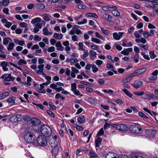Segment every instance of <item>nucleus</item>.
I'll use <instances>...</instances> for the list:
<instances>
[{"instance_id":"obj_1","label":"nucleus","mask_w":158,"mask_h":158,"mask_svg":"<svg viewBox=\"0 0 158 158\" xmlns=\"http://www.w3.org/2000/svg\"><path fill=\"white\" fill-rule=\"evenodd\" d=\"M39 130L43 135L46 137H48L51 135L52 133L51 127L45 124L41 125Z\"/></svg>"},{"instance_id":"obj_2","label":"nucleus","mask_w":158,"mask_h":158,"mask_svg":"<svg viewBox=\"0 0 158 158\" xmlns=\"http://www.w3.org/2000/svg\"><path fill=\"white\" fill-rule=\"evenodd\" d=\"M129 130L132 132L140 134L142 132V129L140 126L137 124H134L129 127Z\"/></svg>"},{"instance_id":"obj_3","label":"nucleus","mask_w":158,"mask_h":158,"mask_svg":"<svg viewBox=\"0 0 158 158\" xmlns=\"http://www.w3.org/2000/svg\"><path fill=\"white\" fill-rule=\"evenodd\" d=\"M25 140L28 143H32L35 140V137L32 133L29 132L25 134L24 136Z\"/></svg>"},{"instance_id":"obj_4","label":"nucleus","mask_w":158,"mask_h":158,"mask_svg":"<svg viewBox=\"0 0 158 158\" xmlns=\"http://www.w3.org/2000/svg\"><path fill=\"white\" fill-rule=\"evenodd\" d=\"M37 143L42 146H46L47 143V141L46 136L43 135L39 136L36 139Z\"/></svg>"},{"instance_id":"obj_5","label":"nucleus","mask_w":158,"mask_h":158,"mask_svg":"<svg viewBox=\"0 0 158 158\" xmlns=\"http://www.w3.org/2000/svg\"><path fill=\"white\" fill-rule=\"evenodd\" d=\"M22 116L19 114L12 115L9 118V120L12 123H17L22 120Z\"/></svg>"},{"instance_id":"obj_6","label":"nucleus","mask_w":158,"mask_h":158,"mask_svg":"<svg viewBox=\"0 0 158 158\" xmlns=\"http://www.w3.org/2000/svg\"><path fill=\"white\" fill-rule=\"evenodd\" d=\"M114 127H115L116 129L121 130L122 131H125L127 130L128 129L127 126L124 124H114Z\"/></svg>"},{"instance_id":"obj_7","label":"nucleus","mask_w":158,"mask_h":158,"mask_svg":"<svg viewBox=\"0 0 158 158\" xmlns=\"http://www.w3.org/2000/svg\"><path fill=\"white\" fill-rule=\"evenodd\" d=\"M146 70L147 69L145 68L137 69L135 70L132 74L133 77L138 76L144 73Z\"/></svg>"},{"instance_id":"obj_8","label":"nucleus","mask_w":158,"mask_h":158,"mask_svg":"<svg viewBox=\"0 0 158 158\" xmlns=\"http://www.w3.org/2000/svg\"><path fill=\"white\" fill-rule=\"evenodd\" d=\"M1 77L2 79H4L5 80L7 81H13L15 79V77H11V74H3L2 76Z\"/></svg>"},{"instance_id":"obj_9","label":"nucleus","mask_w":158,"mask_h":158,"mask_svg":"<svg viewBox=\"0 0 158 158\" xmlns=\"http://www.w3.org/2000/svg\"><path fill=\"white\" fill-rule=\"evenodd\" d=\"M31 123L33 126H37L39 125L40 123V120L36 118H33L31 119Z\"/></svg>"},{"instance_id":"obj_10","label":"nucleus","mask_w":158,"mask_h":158,"mask_svg":"<svg viewBox=\"0 0 158 158\" xmlns=\"http://www.w3.org/2000/svg\"><path fill=\"white\" fill-rule=\"evenodd\" d=\"M16 99V98L15 97H11L8 98L6 100V102L10 105H13L15 103Z\"/></svg>"},{"instance_id":"obj_11","label":"nucleus","mask_w":158,"mask_h":158,"mask_svg":"<svg viewBox=\"0 0 158 158\" xmlns=\"http://www.w3.org/2000/svg\"><path fill=\"white\" fill-rule=\"evenodd\" d=\"M118 156L115 153L109 152L106 155V158H117Z\"/></svg>"},{"instance_id":"obj_12","label":"nucleus","mask_w":158,"mask_h":158,"mask_svg":"<svg viewBox=\"0 0 158 158\" xmlns=\"http://www.w3.org/2000/svg\"><path fill=\"white\" fill-rule=\"evenodd\" d=\"M143 84V82L141 81H135L132 84L133 85L135 89L139 88Z\"/></svg>"},{"instance_id":"obj_13","label":"nucleus","mask_w":158,"mask_h":158,"mask_svg":"<svg viewBox=\"0 0 158 158\" xmlns=\"http://www.w3.org/2000/svg\"><path fill=\"white\" fill-rule=\"evenodd\" d=\"M132 73L128 74L127 75L126 78L123 79L122 80V82L124 83H127L130 82L132 79V77H133Z\"/></svg>"},{"instance_id":"obj_14","label":"nucleus","mask_w":158,"mask_h":158,"mask_svg":"<svg viewBox=\"0 0 158 158\" xmlns=\"http://www.w3.org/2000/svg\"><path fill=\"white\" fill-rule=\"evenodd\" d=\"M87 102L89 103L92 105H95L97 104V100L96 98L91 97H89L88 98Z\"/></svg>"},{"instance_id":"obj_15","label":"nucleus","mask_w":158,"mask_h":158,"mask_svg":"<svg viewBox=\"0 0 158 158\" xmlns=\"http://www.w3.org/2000/svg\"><path fill=\"white\" fill-rule=\"evenodd\" d=\"M77 120L79 123H83L85 122V118L83 115H81L77 118Z\"/></svg>"},{"instance_id":"obj_16","label":"nucleus","mask_w":158,"mask_h":158,"mask_svg":"<svg viewBox=\"0 0 158 158\" xmlns=\"http://www.w3.org/2000/svg\"><path fill=\"white\" fill-rule=\"evenodd\" d=\"M96 137H97L96 136V138L95 139V146L96 147H99L101 145L102 139L99 137H98L97 138H96Z\"/></svg>"},{"instance_id":"obj_17","label":"nucleus","mask_w":158,"mask_h":158,"mask_svg":"<svg viewBox=\"0 0 158 158\" xmlns=\"http://www.w3.org/2000/svg\"><path fill=\"white\" fill-rule=\"evenodd\" d=\"M55 46L57 47V50L63 51L64 50V47L62 46V45L60 41L58 42L56 44Z\"/></svg>"},{"instance_id":"obj_18","label":"nucleus","mask_w":158,"mask_h":158,"mask_svg":"<svg viewBox=\"0 0 158 158\" xmlns=\"http://www.w3.org/2000/svg\"><path fill=\"white\" fill-rule=\"evenodd\" d=\"M35 8L36 9L42 10L45 7V6L43 3H38L35 4Z\"/></svg>"},{"instance_id":"obj_19","label":"nucleus","mask_w":158,"mask_h":158,"mask_svg":"<svg viewBox=\"0 0 158 158\" xmlns=\"http://www.w3.org/2000/svg\"><path fill=\"white\" fill-rule=\"evenodd\" d=\"M14 41L15 44H18L21 46H23L25 44V42L23 40L21 41L17 39H14Z\"/></svg>"},{"instance_id":"obj_20","label":"nucleus","mask_w":158,"mask_h":158,"mask_svg":"<svg viewBox=\"0 0 158 158\" xmlns=\"http://www.w3.org/2000/svg\"><path fill=\"white\" fill-rule=\"evenodd\" d=\"M53 37L56 39L60 40L62 39L63 35L62 34H58L55 33L54 34Z\"/></svg>"},{"instance_id":"obj_21","label":"nucleus","mask_w":158,"mask_h":158,"mask_svg":"<svg viewBox=\"0 0 158 158\" xmlns=\"http://www.w3.org/2000/svg\"><path fill=\"white\" fill-rule=\"evenodd\" d=\"M144 99H147L150 100L153 98L154 97V95L153 94H145L144 96Z\"/></svg>"},{"instance_id":"obj_22","label":"nucleus","mask_w":158,"mask_h":158,"mask_svg":"<svg viewBox=\"0 0 158 158\" xmlns=\"http://www.w3.org/2000/svg\"><path fill=\"white\" fill-rule=\"evenodd\" d=\"M12 40L10 38L6 37L3 40V44L5 45H7L8 44L9 42H12Z\"/></svg>"},{"instance_id":"obj_23","label":"nucleus","mask_w":158,"mask_h":158,"mask_svg":"<svg viewBox=\"0 0 158 158\" xmlns=\"http://www.w3.org/2000/svg\"><path fill=\"white\" fill-rule=\"evenodd\" d=\"M41 21V19L39 17H36L34 19H32L31 21V23L32 24L36 23H39Z\"/></svg>"},{"instance_id":"obj_24","label":"nucleus","mask_w":158,"mask_h":158,"mask_svg":"<svg viewBox=\"0 0 158 158\" xmlns=\"http://www.w3.org/2000/svg\"><path fill=\"white\" fill-rule=\"evenodd\" d=\"M86 15L88 17H93L95 18H98V15L95 13H87L86 14Z\"/></svg>"},{"instance_id":"obj_25","label":"nucleus","mask_w":158,"mask_h":158,"mask_svg":"<svg viewBox=\"0 0 158 158\" xmlns=\"http://www.w3.org/2000/svg\"><path fill=\"white\" fill-rule=\"evenodd\" d=\"M15 46V44L11 42L8 44V47L7 48V49L8 51H10L13 50Z\"/></svg>"},{"instance_id":"obj_26","label":"nucleus","mask_w":158,"mask_h":158,"mask_svg":"<svg viewBox=\"0 0 158 158\" xmlns=\"http://www.w3.org/2000/svg\"><path fill=\"white\" fill-rule=\"evenodd\" d=\"M122 91L124 92L125 94L127 96L131 98L132 96V95L131 93H130L126 89H124L122 90Z\"/></svg>"},{"instance_id":"obj_27","label":"nucleus","mask_w":158,"mask_h":158,"mask_svg":"<svg viewBox=\"0 0 158 158\" xmlns=\"http://www.w3.org/2000/svg\"><path fill=\"white\" fill-rule=\"evenodd\" d=\"M122 91L124 92L125 94L127 96L131 98L132 96V95L131 93H130L126 89H124L122 90Z\"/></svg>"},{"instance_id":"obj_28","label":"nucleus","mask_w":158,"mask_h":158,"mask_svg":"<svg viewBox=\"0 0 158 158\" xmlns=\"http://www.w3.org/2000/svg\"><path fill=\"white\" fill-rule=\"evenodd\" d=\"M103 16L108 21L110 22L111 21L112 17L110 15L107 14H104Z\"/></svg>"},{"instance_id":"obj_29","label":"nucleus","mask_w":158,"mask_h":158,"mask_svg":"<svg viewBox=\"0 0 158 158\" xmlns=\"http://www.w3.org/2000/svg\"><path fill=\"white\" fill-rule=\"evenodd\" d=\"M59 150V148L58 146H55L52 149V152L54 154H57Z\"/></svg>"},{"instance_id":"obj_30","label":"nucleus","mask_w":158,"mask_h":158,"mask_svg":"<svg viewBox=\"0 0 158 158\" xmlns=\"http://www.w3.org/2000/svg\"><path fill=\"white\" fill-rule=\"evenodd\" d=\"M86 51L84 52V54L83 55L81 56V57L84 60L89 55V53L88 52V50L85 51Z\"/></svg>"},{"instance_id":"obj_31","label":"nucleus","mask_w":158,"mask_h":158,"mask_svg":"<svg viewBox=\"0 0 158 158\" xmlns=\"http://www.w3.org/2000/svg\"><path fill=\"white\" fill-rule=\"evenodd\" d=\"M112 13L115 16H118L120 15V13L119 12L118 10H113L112 11Z\"/></svg>"},{"instance_id":"obj_32","label":"nucleus","mask_w":158,"mask_h":158,"mask_svg":"<svg viewBox=\"0 0 158 158\" xmlns=\"http://www.w3.org/2000/svg\"><path fill=\"white\" fill-rule=\"evenodd\" d=\"M43 71V69H39L37 70H35V72L38 74L42 75L43 76H44L45 74H44Z\"/></svg>"},{"instance_id":"obj_33","label":"nucleus","mask_w":158,"mask_h":158,"mask_svg":"<svg viewBox=\"0 0 158 158\" xmlns=\"http://www.w3.org/2000/svg\"><path fill=\"white\" fill-rule=\"evenodd\" d=\"M91 40L92 42L98 44L100 43V42H101L100 40L94 37H92Z\"/></svg>"},{"instance_id":"obj_34","label":"nucleus","mask_w":158,"mask_h":158,"mask_svg":"<svg viewBox=\"0 0 158 158\" xmlns=\"http://www.w3.org/2000/svg\"><path fill=\"white\" fill-rule=\"evenodd\" d=\"M27 63V62L23 59H20L18 62L19 65H21L22 64H26Z\"/></svg>"},{"instance_id":"obj_35","label":"nucleus","mask_w":158,"mask_h":158,"mask_svg":"<svg viewBox=\"0 0 158 158\" xmlns=\"http://www.w3.org/2000/svg\"><path fill=\"white\" fill-rule=\"evenodd\" d=\"M113 38L114 39H115L116 40H120V37L117 34V32H114L113 33Z\"/></svg>"},{"instance_id":"obj_36","label":"nucleus","mask_w":158,"mask_h":158,"mask_svg":"<svg viewBox=\"0 0 158 158\" xmlns=\"http://www.w3.org/2000/svg\"><path fill=\"white\" fill-rule=\"evenodd\" d=\"M49 105L51 108V110H54L56 109V106L53 104V102H49Z\"/></svg>"},{"instance_id":"obj_37","label":"nucleus","mask_w":158,"mask_h":158,"mask_svg":"<svg viewBox=\"0 0 158 158\" xmlns=\"http://www.w3.org/2000/svg\"><path fill=\"white\" fill-rule=\"evenodd\" d=\"M148 79L151 81H155L157 79V77L151 74L149 77Z\"/></svg>"},{"instance_id":"obj_38","label":"nucleus","mask_w":158,"mask_h":158,"mask_svg":"<svg viewBox=\"0 0 158 158\" xmlns=\"http://www.w3.org/2000/svg\"><path fill=\"white\" fill-rule=\"evenodd\" d=\"M78 45L79 47L78 48L79 50H81L83 51H85L86 50L83 48V44L81 42H79L78 43Z\"/></svg>"},{"instance_id":"obj_39","label":"nucleus","mask_w":158,"mask_h":158,"mask_svg":"<svg viewBox=\"0 0 158 158\" xmlns=\"http://www.w3.org/2000/svg\"><path fill=\"white\" fill-rule=\"evenodd\" d=\"M9 3L10 0H3L2 2V4L4 6H7Z\"/></svg>"},{"instance_id":"obj_40","label":"nucleus","mask_w":158,"mask_h":158,"mask_svg":"<svg viewBox=\"0 0 158 158\" xmlns=\"http://www.w3.org/2000/svg\"><path fill=\"white\" fill-rule=\"evenodd\" d=\"M34 40L36 41H40L41 40V38L40 37L39 35H35L34 36Z\"/></svg>"},{"instance_id":"obj_41","label":"nucleus","mask_w":158,"mask_h":158,"mask_svg":"<svg viewBox=\"0 0 158 158\" xmlns=\"http://www.w3.org/2000/svg\"><path fill=\"white\" fill-rule=\"evenodd\" d=\"M44 17L43 19H44L46 21H49L50 19L49 18V15L48 14H44Z\"/></svg>"},{"instance_id":"obj_42","label":"nucleus","mask_w":158,"mask_h":158,"mask_svg":"<svg viewBox=\"0 0 158 158\" xmlns=\"http://www.w3.org/2000/svg\"><path fill=\"white\" fill-rule=\"evenodd\" d=\"M101 30L103 33L106 35H108L110 34V32L109 30H105L104 28H101Z\"/></svg>"},{"instance_id":"obj_43","label":"nucleus","mask_w":158,"mask_h":158,"mask_svg":"<svg viewBox=\"0 0 158 158\" xmlns=\"http://www.w3.org/2000/svg\"><path fill=\"white\" fill-rule=\"evenodd\" d=\"M73 92L74 93V94L76 95H77V96L80 95V96H82L83 95V94H80V92L78 90H77V89H76L73 90Z\"/></svg>"},{"instance_id":"obj_44","label":"nucleus","mask_w":158,"mask_h":158,"mask_svg":"<svg viewBox=\"0 0 158 158\" xmlns=\"http://www.w3.org/2000/svg\"><path fill=\"white\" fill-rule=\"evenodd\" d=\"M0 65L2 67H7L9 65V63L6 61H4L1 62Z\"/></svg>"},{"instance_id":"obj_45","label":"nucleus","mask_w":158,"mask_h":158,"mask_svg":"<svg viewBox=\"0 0 158 158\" xmlns=\"http://www.w3.org/2000/svg\"><path fill=\"white\" fill-rule=\"evenodd\" d=\"M96 52L93 50H90L89 52V55L90 56H95L96 57Z\"/></svg>"},{"instance_id":"obj_46","label":"nucleus","mask_w":158,"mask_h":158,"mask_svg":"<svg viewBox=\"0 0 158 158\" xmlns=\"http://www.w3.org/2000/svg\"><path fill=\"white\" fill-rule=\"evenodd\" d=\"M43 34L44 35H48V30L47 27H45L43 29Z\"/></svg>"},{"instance_id":"obj_47","label":"nucleus","mask_w":158,"mask_h":158,"mask_svg":"<svg viewBox=\"0 0 158 158\" xmlns=\"http://www.w3.org/2000/svg\"><path fill=\"white\" fill-rule=\"evenodd\" d=\"M78 61V60L77 58H71L70 59V62L71 63V65H72L74 63H76Z\"/></svg>"},{"instance_id":"obj_48","label":"nucleus","mask_w":158,"mask_h":158,"mask_svg":"<svg viewBox=\"0 0 158 158\" xmlns=\"http://www.w3.org/2000/svg\"><path fill=\"white\" fill-rule=\"evenodd\" d=\"M6 55L2 50L0 51V57L3 58H5L6 57Z\"/></svg>"},{"instance_id":"obj_49","label":"nucleus","mask_w":158,"mask_h":158,"mask_svg":"<svg viewBox=\"0 0 158 158\" xmlns=\"http://www.w3.org/2000/svg\"><path fill=\"white\" fill-rule=\"evenodd\" d=\"M89 154L91 156L96 157H98V155L96 153L92 151L91 150L90 151Z\"/></svg>"},{"instance_id":"obj_50","label":"nucleus","mask_w":158,"mask_h":158,"mask_svg":"<svg viewBox=\"0 0 158 158\" xmlns=\"http://www.w3.org/2000/svg\"><path fill=\"white\" fill-rule=\"evenodd\" d=\"M104 133V131L102 128H101L99 131L97 135V136L102 135Z\"/></svg>"},{"instance_id":"obj_51","label":"nucleus","mask_w":158,"mask_h":158,"mask_svg":"<svg viewBox=\"0 0 158 158\" xmlns=\"http://www.w3.org/2000/svg\"><path fill=\"white\" fill-rule=\"evenodd\" d=\"M71 90L73 91L76 89L77 84L76 83H73L71 84Z\"/></svg>"},{"instance_id":"obj_52","label":"nucleus","mask_w":158,"mask_h":158,"mask_svg":"<svg viewBox=\"0 0 158 158\" xmlns=\"http://www.w3.org/2000/svg\"><path fill=\"white\" fill-rule=\"evenodd\" d=\"M143 35L144 37L146 39L148 38L149 36V34L148 32L147 31H144L143 33Z\"/></svg>"},{"instance_id":"obj_53","label":"nucleus","mask_w":158,"mask_h":158,"mask_svg":"<svg viewBox=\"0 0 158 158\" xmlns=\"http://www.w3.org/2000/svg\"><path fill=\"white\" fill-rule=\"evenodd\" d=\"M144 91H137L134 92V94L138 96H141L144 94Z\"/></svg>"},{"instance_id":"obj_54","label":"nucleus","mask_w":158,"mask_h":158,"mask_svg":"<svg viewBox=\"0 0 158 158\" xmlns=\"http://www.w3.org/2000/svg\"><path fill=\"white\" fill-rule=\"evenodd\" d=\"M149 54L150 55V57L151 59H154L156 56L154 52H149Z\"/></svg>"},{"instance_id":"obj_55","label":"nucleus","mask_w":158,"mask_h":158,"mask_svg":"<svg viewBox=\"0 0 158 158\" xmlns=\"http://www.w3.org/2000/svg\"><path fill=\"white\" fill-rule=\"evenodd\" d=\"M138 114L139 116L141 117L148 118V117L145 115L142 112H139L138 113Z\"/></svg>"},{"instance_id":"obj_56","label":"nucleus","mask_w":158,"mask_h":158,"mask_svg":"<svg viewBox=\"0 0 158 158\" xmlns=\"http://www.w3.org/2000/svg\"><path fill=\"white\" fill-rule=\"evenodd\" d=\"M138 45L140 47L143 48L144 50H147L148 48V46L146 45L139 44H138Z\"/></svg>"},{"instance_id":"obj_57","label":"nucleus","mask_w":158,"mask_h":158,"mask_svg":"<svg viewBox=\"0 0 158 158\" xmlns=\"http://www.w3.org/2000/svg\"><path fill=\"white\" fill-rule=\"evenodd\" d=\"M102 91L104 93H111L112 94L113 93L114 91L113 90L111 89H109L108 90L104 89L102 90Z\"/></svg>"},{"instance_id":"obj_58","label":"nucleus","mask_w":158,"mask_h":158,"mask_svg":"<svg viewBox=\"0 0 158 158\" xmlns=\"http://www.w3.org/2000/svg\"><path fill=\"white\" fill-rule=\"evenodd\" d=\"M31 78L30 77L27 76V84L28 86L31 85V84L30 82L31 81Z\"/></svg>"},{"instance_id":"obj_59","label":"nucleus","mask_w":158,"mask_h":158,"mask_svg":"<svg viewBox=\"0 0 158 158\" xmlns=\"http://www.w3.org/2000/svg\"><path fill=\"white\" fill-rule=\"evenodd\" d=\"M139 55L138 54H136L134 56V59L136 63L138 62L139 61Z\"/></svg>"},{"instance_id":"obj_60","label":"nucleus","mask_w":158,"mask_h":158,"mask_svg":"<svg viewBox=\"0 0 158 158\" xmlns=\"http://www.w3.org/2000/svg\"><path fill=\"white\" fill-rule=\"evenodd\" d=\"M47 113L49 115H50V116L53 117L54 118L55 117V114H54L51 110H48L47 111Z\"/></svg>"},{"instance_id":"obj_61","label":"nucleus","mask_w":158,"mask_h":158,"mask_svg":"<svg viewBox=\"0 0 158 158\" xmlns=\"http://www.w3.org/2000/svg\"><path fill=\"white\" fill-rule=\"evenodd\" d=\"M55 47L53 46H52L49 48H48L47 49V51L48 52H53L55 51Z\"/></svg>"},{"instance_id":"obj_62","label":"nucleus","mask_w":158,"mask_h":158,"mask_svg":"<svg viewBox=\"0 0 158 158\" xmlns=\"http://www.w3.org/2000/svg\"><path fill=\"white\" fill-rule=\"evenodd\" d=\"M77 8L79 9H84L86 7V6L84 5L79 4L77 6Z\"/></svg>"},{"instance_id":"obj_63","label":"nucleus","mask_w":158,"mask_h":158,"mask_svg":"<svg viewBox=\"0 0 158 158\" xmlns=\"http://www.w3.org/2000/svg\"><path fill=\"white\" fill-rule=\"evenodd\" d=\"M121 53L125 55H128L129 54V52H127L126 48H124L123 51H121Z\"/></svg>"},{"instance_id":"obj_64","label":"nucleus","mask_w":158,"mask_h":158,"mask_svg":"<svg viewBox=\"0 0 158 158\" xmlns=\"http://www.w3.org/2000/svg\"><path fill=\"white\" fill-rule=\"evenodd\" d=\"M71 70L72 71L75 73H77L79 72V71L74 67H72Z\"/></svg>"}]
</instances>
